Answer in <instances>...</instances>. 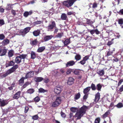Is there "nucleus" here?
<instances>
[{"label": "nucleus", "mask_w": 123, "mask_h": 123, "mask_svg": "<svg viewBox=\"0 0 123 123\" xmlns=\"http://www.w3.org/2000/svg\"><path fill=\"white\" fill-rule=\"evenodd\" d=\"M47 91L46 90L44 89L43 88H40L39 89V92L42 93L44 92Z\"/></svg>", "instance_id": "51"}, {"label": "nucleus", "mask_w": 123, "mask_h": 123, "mask_svg": "<svg viewBox=\"0 0 123 123\" xmlns=\"http://www.w3.org/2000/svg\"><path fill=\"white\" fill-rule=\"evenodd\" d=\"M5 38V36L3 34H0V40H3Z\"/></svg>", "instance_id": "52"}, {"label": "nucleus", "mask_w": 123, "mask_h": 123, "mask_svg": "<svg viewBox=\"0 0 123 123\" xmlns=\"http://www.w3.org/2000/svg\"><path fill=\"white\" fill-rule=\"evenodd\" d=\"M38 42L37 40L36 39L34 40L31 41L30 42V44L32 46H35L37 45Z\"/></svg>", "instance_id": "21"}, {"label": "nucleus", "mask_w": 123, "mask_h": 123, "mask_svg": "<svg viewBox=\"0 0 123 123\" xmlns=\"http://www.w3.org/2000/svg\"><path fill=\"white\" fill-rule=\"evenodd\" d=\"M74 58L76 60V61H77L80 60L81 59V56L80 54H77L75 56Z\"/></svg>", "instance_id": "34"}, {"label": "nucleus", "mask_w": 123, "mask_h": 123, "mask_svg": "<svg viewBox=\"0 0 123 123\" xmlns=\"http://www.w3.org/2000/svg\"><path fill=\"white\" fill-rule=\"evenodd\" d=\"M76 62L73 60H71L67 62L66 64V67H68L70 66H73L75 64Z\"/></svg>", "instance_id": "11"}, {"label": "nucleus", "mask_w": 123, "mask_h": 123, "mask_svg": "<svg viewBox=\"0 0 123 123\" xmlns=\"http://www.w3.org/2000/svg\"><path fill=\"white\" fill-rule=\"evenodd\" d=\"M53 37V36L51 35L45 36L44 38V40L45 42L47 41L51 40Z\"/></svg>", "instance_id": "16"}, {"label": "nucleus", "mask_w": 123, "mask_h": 123, "mask_svg": "<svg viewBox=\"0 0 123 123\" xmlns=\"http://www.w3.org/2000/svg\"><path fill=\"white\" fill-rule=\"evenodd\" d=\"M92 35H93L95 33V29H93L90 30L89 29L87 30Z\"/></svg>", "instance_id": "53"}, {"label": "nucleus", "mask_w": 123, "mask_h": 123, "mask_svg": "<svg viewBox=\"0 0 123 123\" xmlns=\"http://www.w3.org/2000/svg\"><path fill=\"white\" fill-rule=\"evenodd\" d=\"M21 92L19 91L17 92L13 95V98L15 99H17L19 98L20 96Z\"/></svg>", "instance_id": "13"}, {"label": "nucleus", "mask_w": 123, "mask_h": 123, "mask_svg": "<svg viewBox=\"0 0 123 123\" xmlns=\"http://www.w3.org/2000/svg\"><path fill=\"white\" fill-rule=\"evenodd\" d=\"M117 13L120 15H123V9H121Z\"/></svg>", "instance_id": "63"}, {"label": "nucleus", "mask_w": 123, "mask_h": 123, "mask_svg": "<svg viewBox=\"0 0 123 123\" xmlns=\"http://www.w3.org/2000/svg\"><path fill=\"white\" fill-rule=\"evenodd\" d=\"M15 64V62L12 60L8 62V63L6 64V67H8L10 66H13Z\"/></svg>", "instance_id": "23"}, {"label": "nucleus", "mask_w": 123, "mask_h": 123, "mask_svg": "<svg viewBox=\"0 0 123 123\" xmlns=\"http://www.w3.org/2000/svg\"><path fill=\"white\" fill-rule=\"evenodd\" d=\"M118 24L120 25H122L123 24V18H121L118 19Z\"/></svg>", "instance_id": "44"}, {"label": "nucleus", "mask_w": 123, "mask_h": 123, "mask_svg": "<svg viewBox=\"0 0 123 123\" xmlns=\"http://www.w3.org/2000/svg\"><path fill=\"white\" fill-rule=\"evenodd\" d=\"M31 59H34L36 57V54L33 51L31 52Z\"/></svg>", "instance_id": "33"}, {"label": "nucleus", "mask_w": 123, "mask_h": 123, "mask_svg": "<svg viewBox=\"0 0 123 123\" xmlns=\"http://www.w3.org/2000/svg\"><path fill=\"white\" fill-rule=\"evenodd\" d=\"M64 35V33L63 32H61L58 33L55 35V37L57 38H61Z\"/></svg>", "instance_id": "28"}, {"label": "nucleus", "mask_w": 123, "mask_h": 123, "mask_svg": "<svg viewBox=\"0 0 123 123\" xmlns=\"http://www.w3.org/2000/svg\"><path fill=\"white\" fill-rule=\"evenodd\" d=\"M89 56L88 55L86 56L83 58L82 60L79 62V63H80L82 65H84L86 63V61L89 59Z\"/></svg>", "instance_id": "9"}, {"label": "nucleus", "mask_w": 123, "mask_h": 123, "mask_svg": "<svg viewBox=\"0 0 123 123\" xmlns=\"http://www.w3.org/2000/svg\"><path fill=\"white\" fill-rule=\"evenodd\" d=\"M27 54H22L20 55V56H17L16 57L15 61L17 64H19L20 63L22 59H23V63L24 62L25 59L27 56Z\"/></svg>", "instance_id": "4"}, {"label": "nucleus", "mask_w": 123, "mask_h": 123, "mask_svg": "<svg viewBox=\"0 0 123 123\" xmlns=\"http://www.w3.org/2000/svg\"><path fill=\"white\" fill-rule=\"evenodd\" d=\"M31 28L30 27H27L24 29H22L20 31V33L24 36L28 33L31 29Z\"/></svg>", "instance_id": "6"}, {"label": "nucleus", "mask_w": 123, "mask_h": 123, "mask_svg": "<svg viewBox=\"0 0 123 123\" xmlns=\"http://www.w3.org/2000/svg\"><path fill=\"white\" fill-rule=\"evenodd\" d=\"M89 108V106L83 105L79 110L75 114V116L77 117V120L81 118L84 114L86 113L87 110Z\"/></svg>", "instance_id": "1"}, {"label": "nucleus", "mask_w": 123, "mask_h": 123, "mask_svg": "<svg viewBox=\"0 0 123 123\" xmlns=\"http://www.w3.org/2000/svg\"><path fill=\"white\" fill-rule=\"evenodd\" d=\"M32 13V10L30 11L29 12L26 11L24 13L23 15L25 17H27L29 15H31Z\"/></svg>", "instance_id": "19"}, {"label": "nucleus", "mask_w": 123, "mask_h": 123, "mask_svg": "<svg viewBox=\"0 0 123 123\" xmlns=\"http://www.w3.org/2000/svg\"><path fill=\"white\" fill-rule=\"evenodd\" d=\"M110 113V111H108L101 116V117L103 119H104L108 117Z\"/></svg>", "instance_id": "24"}, {"label": "nucleus", "mask_w": 123, "mask_h": 123, "mask_svg": "<svg viewBox=\"0 0 123 123\" xmlns=\"http://www.w3.org/2000/svg\"><path fill=\"white\" fill-rule=\"evenodd\" d=\"M69 118L72 119V120H74V117H76L77 119V117L75 116V114L74 116H73V113L72 112H70L69 114Z\"/></svg>", "instance_id": "32"}, {"label": "nucleus", "mask_w": 123, "mask_h": 123, "mask_svg": "<svg viewBox=\"0 0 123 123\" xmlns=\"http://www.w3.org/2000/svg\"><path fill=\"white\" fill-rule=\"evenodd\" d=\"M8 103V102L6 100H3L0 98V106L4 107Z\"/></svg>", "instance_id": "12"}, {"label": "nucleus", "mask_w": 123, "mask_h": 123, "mask_svg": "<svg viewBox=\"0 0 123 123\" xmlns=\"http://www.w3.org/2000/svg\"><path fill=\"white\" fill-rule=\"evenodd\" d=\"M70 43V39H66L64 41V43L65 46H67Z\"/></svg>", "instance_id": "35"}, {"label": "nucleus", "mask_w": 123, "mask_h": 123, "mask_svg": "<svg viewBox=\"0 0 123 123\" xmlns=\"http://www.w3.org/2000/svg\"><path fill=\"white\" fill-rule=\"evenodd\" d=\"M61 18L62 20H66L68 19L66 14L65 13H63L61 14Z\"/></svg>", "instance_id": "26"}, {"label": "nucleus", "mask_w": 123, "mask_h": 123, "mask_svg": "<svg viewBox=\"0 0 123 123\" xmlns=\"http://www.w3.org/2000/svg\"><path fill=\"white\" fill-rule=\"evenodd\" d=\"M30 84V83L28 81L27 82L25 83L24 85L22 86V89H24L26 87Z\"/></svg>", "instance_id": "41"}, {"label": "nucleus", "mask_w": 123, "mask_h": 123, "mask_svg": "<svg viewBox=\"0 0 123 123\" xmlns=\"http://www.w3.org/2000/svg\"><path fill=\"white\" fill-rule=\"evenodd\" d=\"M74 80L72 77H69L67 82V84L69 85H72L74 83Z\"/></svg>", "instance_id": "17"}, {"label": "nucleus", "mask_w": 123, "mask_h": 123, "mask_svg": "<svg viewBox=\"0 0 123 123\" xmlns=\"http://www.w3.org/2000/svg\"><path fill=\"white\" fill-rule=\"evenodd\" d=\"M123 106L122 103H120L116 105H115L114 107H117V108H120Z\"/></svg>", "instance_id": "45"}, {"label": "nucleus", "mask_w": 123, "mask_h": 123, "mask_svg": "<svg viewBox=\"0 0 123 123\" xmlns=\"http://www.w3.org/2000/svg\"><path fill=\"white\" fill-rule=\"evenodd\" d=\"M61 114L62 117L64 118L66 117V114L62 111L61 112Z\"/></svg>", "instance_id": "59"}, {"label": "nucleus", "mask_w": 123, "mask_h": 123, "mask_svg": "<svg viewBox=\"0 0 123 123\" xmlns=\"http://www.w3.org/2000/svg\"><path fill=\"white\" fill-rule=\"evenodd\" d=\"M56 23L55 21H52L51 24L49 25L48 26V29L49 30H51L56 27Z\"/></svg>", "instance_id": "10"}, {"label": "nucleus", "mask_w": 123, "mask_h": 123, "mask_svg": "<svg viewBox=\"0 0 123 123\" xmlns=\"http://www.w3.org/2000/svg\"><path fill=\"white\" fill-rule=\"evenodd\" d=\"M102 86L100 84H98L97 85V89L98 91H100Z\"/></svg>", "instance_id": "46"}, {"label": "nucleus", "mask_w": 123, "mask_h": 123, "mask_svg": "<svg viewBox=\"0 0 123 123\" xmlns=\"http://www.w3.org/2000/svg\"><path fill=\"white\" fill-rule=\"evenodd\" d=\"M7 52V49H1L0 50V54H1L0 55L1 56H3L6 55Z\"/></svg>", "instance_id": "20"}, {"label": "nucleus", "mask_w": 123, "mask_h": 123, "mask_svg": "<svg viewBox=\"0 0 123 123\" xmlns=\"http://www.w3.org/2000/svg\"><path fill=\"white\" fill-rule=\"evenodd\" d=\"M35 91L32 88H30L28 89L27 91V92L28 93L31 94L33 93Z\"/></svg>", "instance_id": "40"}, {"label": "nucleus", "mask_w": 123, "mask_h": 123, "mask_svg": "<svg viewBox=\"0 0 123 123\" xmlns=\"http://www.w3.org/2000/svg\"><path fill=\"white\" fill-rule=\"evenodd\" d=\"M76 0H67L62 2L63 6L69 8L74 4Z\"/></svg>", "instance_id": "3"}, {"label": "nucleus", "mask_w": 123, "mask_h": 123, "mask_svg": "<svg viewBox=\"0 0 123 123\" xmlns=\"http://www.w3.org/2000/svg\"><path fill=\"white\" fill-rule=\"evenodd\" d=\"M90 87L92 91H95L97 89L96 87L95 84L93 83L92 84L91 86Z\"/></svg>", "instance_id": "42"}, {"label": "nucleus", "mask_w": 123, "mask_h": 123, "mask_svg": "<svg viewBox=\"0 0 123 123\" xmlns=\"http://www.w3.org/2000/svg\"><path fill=\"white\" fill-rule=\"evenodd\" d=\"M97 73L100 76H103L105 72L104 70L102 69L97 72Z\"/></svg>", "instance_id": "36"}, {"label": "nucleus", "mask_w": 123, "mask_h": 123, "mask_svg": "<svg viewBox=\"0 0 123 123\" xmlns=\"http://www.w3.org/2000/svg\"><path fill=\"white\" fill-rule=\"evenodd\" d=\"M97 4L96 2L92 4V8H94L97 7Z\"/></svg>", "instance_id": "60"}, {"label": "nucleus", "mask_w": 123, "mask_h": 123, "mask_svg": "<svg viewBox=\"0 0 123 123\" xmlns=\"http://www.w3.org/2000/svg\"><path fill=\"white\" fill-rule=\"evenodd\" d=\"M13 4H8L7 6L6 7V10H10L12 8V6Z\"/></svg>", "instance_id": "39"}, {"label": "nucleus", "mask_w": 123, "mask_h": 123, "mask_svg": "<svg viewBox=\"0 0 123 123\" xmlns=\"http://www.w3.org/2000/svg\"><path fill=\"white\" fill-rule=\"evenodd\" d=\"M73 69V72L74 74L76 75H78L80 73V71L79 70L77 69H75V70Z\"/></svg>", "instance_id": "43"}, {"label": "nucleus", "mask_w": 123, "mask_h": 123, "mask_svg": "<svg viewBox=\"0 0 123 123\" xmlns=\"http://www.w3.org/2000/svg\"><path fill=\"white\" fill-rule=\"evenodd\" d=\"M41 23V21H38L34 22V25H37L40 24Z\"/></svg>", "instance_id": "61"}, {"label": "nucleus", "mask_w": 123, "mask_h": 123, "mask_svg": "<svg viewBox=\"0 0 123 123\" xmlns=\"http://www.w3.org/2000/svg\"><path fill=\"white\" fill-rule=\"evenodd\" d=\"M58 31V29L56 27H55L54 33V34H56Z\"/></svg>", "instance_id": "62"}, {"label": "nucleus", "mask_w": 123, "mask_h": 123, "mask_svg": "<svg viewBox=\"0 0 123 123\" xmlns=\"http://www.w3.org/2000/svg\"><path fill=\"white\" fill-rule=\"evenodd\" d=\"M119 89L118 90V91L119 92H122L123 91V85H122L120 88H118Z\"/></svg>", "instance_id": "54"}, {"label": "nucleus", "mask_w": 123, "mask_h": 123, "mask_svg": "<svg viewBox=\"0 0 123 123\" xmlns=\"http://www.w3.org/2000/svg\"><path fill=\"white\" fill-rule=\"evenodd\" d=\"M38 118V117L37 115H36L33 116L32 117V118L34 120H36Z\"/></svg>", "instance_id": "55"}, {"label": "nucleus", "mask_w": 123, "mask_h": 123, "mask_svg": "<svg viewBox=\"0 0 123 123\" xmlns=\"http://www.w3.org/2000/svg\"><path fill=\"white\" fill-rule=\"evenodd\" d=\"M91 89V87L90 86L86 87L83 90V93L84 94H88L87 93L90 91Z\"/></svg>", "instance_id": "31"}, {"label": "nucleus", "mask_w": 123, "mask_h": 123, "mask_svg": "<svg viewBox=\"0 0 123 123\" xmlns=\"http://www.w3.org/2000/svg\"><path fill=\"white\" fill-rule=\"evenodd\" d=\"M26 79L25 77H22L19 80L18 84L20 86H22L24 83V80Z\"/></svg>", "instance_id": "22"}, {"label": "nucleus", "mask_w": 123, "mask_h": 123, "mask_svg": "<svg viewBox=\"0 0 123 123\" xmlns=\"http://www.w3.org/2000/svg\"><path fill=\"white\" fill-rule=\"evenodd\" d=\"M62 90V88L61 86H57L55 87L54 88V92L57 94L60 93Z\"/></svg>", "instance_id": "7"}, {"label": "nucleus", "mask_w": 123, "mask_h": 123, "mask_svg": "<svg viewBox=\"0 0 123 123\" xmlns=\"http://www.w3.org/2000/svg\"><path fill=\"white\" fill-rule=\"evenodd\" d=\"M45 49L44 46H42L39 47L37 50V52H38L40 53L43 51Z\"/></svg>", "instance_id": "30"}, {"label": "nucleus", "mask_w": 123, "mask_h": 123, "mask_svg": "<svg viewBox=\"0 0 123 123\" xmlns=\"http://www.w3.org/2000/svg\"><path fill=\"white\" fill-rule=\"evenodd\" d=\"M100 119L99 117L97 118L94 121V123H100Z\"/></svg>", "instance_id": "48"}, {"label": "nucleus", "mask_w": 123, "mask_h": 123, "mask_svg": "<svg viewBox=\"0 0 123 123\" xmlns=\"http://www.w3.org/2000/svg\"><path fill=\"white\" fill-rule=\"evenodd\" d=\"M113 43L112 41H109L107 43V44L109 46H110Z\"/></svg>", "instance_id": "64"}, {"label": "nucleus", "mask_w": 123, "mask_h": 123, "mask_svg": "<svg viewBox=\"0 0 123 123\" xmlns=\"http://www.w3.org/2000/svg\"><path fill=\"white\" fill-rule=\"evenodd\" d=\"M123 82V79H121L118 82V84H117V86L118 87L120 86L122 83Z\"/></svg>", "instance_id": "57"}, {"label": "nucleus", "mask_w": 123, "mask_h": 123, "mask_svg": "<svg viewBox=\"0 0 123 123\" xmlns=\"http://www.w3.org/2000/svg\"><path fill=\"white\" fill-rule=\"evenodd\" d=\"M109 51L107 52V54L106 55V57H108L112 55L113 54V52L115 51V49L114 48L113 50L111 51L110 50V49H109Z\"/></svg>", "instance_id": "27"}, {"label": "nucleus", "mask_w": 123, "mask_h": 123, "mask_svg": "<svg viewBox=\"0 0 123 123\" xmlns=\"http://www.w3.org/2000/svg\"><path fill=\"white\" fill-rule=\"evenodd\" d=\"M100 93L99 92H97L95 95L94 99V101L96 103H97L99 101L100 98Z\"/></svg>", "instance_id": "14"}, {"label": "nucleus", "mask_w": 123, "mask_h": 123, "mask_svg": "<svg viewBox=\"0 0 123 123\" xmlns=\"http://www.w3.org/2000/svg\"><path fill=\"white\" fill-rule=\"evenodd\" d=\"M9 40L8 39H6L2 42L1 43L3 45L5 46L9 44Z\"/></svg>", "instance_id": "25"}, {"label": "nucleus", "mask_w": 123, "mask_h": 123, "mask_svg": "<svg viewBox=\"0 0 123 123\" xmlns=\"http://www.w3.org/2000/svg\"><path fill=\"white\" fill-rule=\"evenodd\" d=\"M34 100L35 102H38L40 100V98L38 96H37L35 97Z\"/></svg>", "instance_id": "47"}, {"label": "nucleus", "mask_w": 123, "mask_h": 123, "mask_svg": "<svg viewBox=\"0 0 123 123\" xmlns=\"http://www.w3.org/2000/svg\"><path fill=\"white\" fill-rule=\"evenodd\" d=\"M85 95L83 97V99L84 100H86L88 98V94H84Z\"/></svg>", "instance_id": "56"}, {"label": "nucleus", "mask_w": 123, "mask_h": 123, "mask_svg": "<svg viewBox=\"0 0 123 123\" xmlns=\"http://www.w3.org/2000/svg\"><path fill=\"white\" fill-rule=\"evenodd\" d=\"M62 101L61 97H57L54 102L52 104V106L53 107H55L58 106L61 103Z\"/></svg>", "instance_id": "5"}, {"label": "nucleus", "mask_w": 123, "mask_h": 123, "mask_svg": "<svg viewBox=\"0 0 123 123\" xmlns=\"http://www.w3.org/2000/svg\"><path fill=\"white\" fill-rule=\"evenodd\" d=\"M40 31L39 30L37 29L35 30L33 32V34L34 36L35 37H37L40 34Z\"/></svg>", "instance_id": "18"}, {"label": "nucleus", "mask_w": 123, "mask_h": 123, "mask_svg": "<svg viewBox=\"0 0 123 123\" xmlns=\"http://www.w3.org/2000/svg\"><path fill=\"white\" fill-rule=\"evenodd\" d=\"M77 109V108H76L72 107L70 108V110L73 113L75 112Z\"/></svg>", "instance_id": "49"}, {"label": "nucleus", "mask_w": 123, "mask_h": 123, "mask_svg": "<svg viewBox=\"0 0 123 123\" xmlns=\"http://www.w3.org/2000/svg\"><path fill=\"white\" fill-rule=\"evenodd\" d=\"M43 80V78L41 77H34V80L36 82H39L42 81Z\"/></svg>", "instance_id": "15"}, {"label": "nucleus", "mask_w": 123, "mask_h": 123, "mask_svg": "<svg viewBox=\"0 0 123 123\" xmlns=\"http://www.w3.org/2000/svg\"><path fill=\"white\" fill-rule=\"evenodd\" d=\"M34 75V71H31L26 74L25 77L26 79L31 78L33 77Z\"/></svg>", "instance_id": "8"}, {"label": "nucleus", "mask_w": 123, "mask_h": 123, "mask_svg": "<svg viewBox=\"0 0 123 123\" xmlns=\"http://www.w3.org/2000/svg\"><path fill=\"white\" fill-rule=\"evenodd\" d=\"M5 24L4 20L2 19H0V26H1Z\"/></svg>", "instance_id": "58"}, {"label": "nucleus", "mask_w": 123, "mask_h": 123, "mask_svg": "<svg viewBox=\"0 0 123 123\" xmlns=\"http://www.w3.org/2000/svg\"><path fill=\"white\" fill-rule=\"evenodd\" d=\"M14 52L13 50H10L8 52V56L9 57H12L13 55Z\"/></svg>", "instance_id": "37"}, {"label": "nucleus", "mask_w": 123, "mask_h": 123, "mask_svg": "<svg viewBox=\"0 0 123 123\" xmlns=\"http://www.w3.org/2000/svg\"><path fill=\"white\" fill-rule=\"evenodd\" d=\"M73 71V69L69 68L68 69L66 72V74H71V72Z\"/></svg>", "instance_id": "50"}, {"label": "nucleus", "mask_w": 123, "mask_h": 123, "mask_svg": "<svg viewBox=\"0 0 123 123\" xmlns=\"http://www.w3.org/2000/svg\"><path fill=\"white\" fill-rule=\"evenodd\" d=\"M18 67V64L14 65L10 69L7 70L5 73L1 76V77L2 78L6 77L9 75L14 72Z\"/></svg>", "instance_id": "2"}, {"label": "nucleus", "mask_w": 123, "mask_h": 123, "mask_svg": "<svg viewBox=\"0 0 123 123\" xmlns=\"http://www.w3.org/2000/svg\"><path fill=\"white\" fill-rule=\"evenodd\" d=\"M86 24L90 25L91 27L93 26V25L92 24L93 23V22L91 20L88 19L87 18L86 19Z\"/></svg>", "instance_id": "29"}, {"label": "nucleus", "mask_w": 123, "mask_h": 123, "mask_svg": "<svg viewBox=\"0 0 123 123\" xmlns=\"http://www.w3.org/2000/svg\"><path fill=\"white\" fill-rule=\"evenodd\" d=\"M80 94L79 92H78L75 94L74 99L75 100H77L80 98Z\"/></svg>", "instance_id": "38"}]
</instances>
